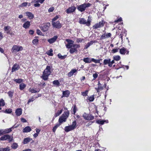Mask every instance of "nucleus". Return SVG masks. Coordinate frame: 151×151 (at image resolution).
Segmentation results:
<instances>
[{"mask_svg": "<svg viewBox=\"0 0 151 151\" xmlns=\"http://www.w3.org/2000/svg\"><path fill=\"white\" fill-rule=\"evenodd\" d=\"M0 132H1V135H2L4 134L7 133L6 129H0Z\"/></svg>", "mask_w": 151, "mask_h": 151, "instance_id": "nucleus-40", "label": "nucleus"}, {"mask_svg": "<svg viewBox=\"0 0 151 151\" xmlns=\"http://www.w3.org/2000/svg\"><path fill=\"white\" fill-rule=\"evenodd\" d=\"M9 137V134H6L2 136L0 138V140L1 141L5 140L7 139L8 137Z\"/></svg>", "mask_w": 151, "mask_h": 151, "instance_id": "nucleus-27", "label": "nucleus"}, {"mask_svg": "<svg viewBox=\"0 0 151 151\" xmlns=\"http://www.w3.org/2000/svg\"><path fill=\"white\" fill-rule=\"evenodd\" d=\"M60 124H56L53 128L52 129V131L55 133L56 129L60 125Z\"/></svg>", "mask_w": 151, "mask_h": 151, "instance_id": "nucleus-35", "label": "nucleus"}, {"mask_svg": "<svg viewBox=\"0 0 151 151\" xmlns=\"http://www.w3.org/2000/svg\"><path fill=\"white\" fill-rule=\"evenodd\" d=\"M4 29L7 34L9 33L11 31V27L9 26L5 27L4 28Z\"/></svg>", "mask_w": 151, "mask_h": 151, "instance_id": "nucleus-21", "label": "nucleus"}, {"mask_svg": "<svg viewBox=\"0 0 151 151\" xmlns=\"http://www.w3.org/2000/svg\"><path fill=\"white\" fill-rule=\"evenodd\" d=\"M94 96L93 95L90 96L88 98V99L89 100V101L92 102L93 101L94 99Z\"/></svg>", "mask_w": 151, "mask_h": 151, "instance_id": "nucleus-48", "label": "nucleus"}, {"mask_svg": "<svg viewBox=\"0 0 151 151\" xmlns=\"http://www.w3.org/2000/svg\"><path fill=\"white\" fill-rule=\"evenodd\" d=\"M94 119V116L91 114H88L86 119V120H92Z\"/></svg>", "mask_w": 151, "mask_h": 151, "instance_id": "nucleus-29", "label": "nucleus"}, {"mask_svg": "<svg viewBox=\"0 0 151 151\" xmlns=\"http://www.w3.org/2000/svg\"><path fill=\"white\" fill-rule=\"evenodd\" d=\"M20 66L19 64L17 63L14 64L12 67V72H13L16 71L18 70Z\"/></svg>", "mask_w": 151, "mask_h": 151, "instance_id": "nucleus-12", "label": "nucleus"}, {"mask_svg": "<svg viewBox=\"0 0 151 151\" xmlns=\"http://www.w3.org/2000/svg\"><path fill=\"white\" fill-rule=\"evenodd\" d=\"M7 139H8V140L9 141V142H11L12 140L13 139V137H11V136H10L9 135V137H8V138Z\"/></svg>", "mask_w": 151, "mask_h": 151, "instance_id": "nucleus-61", "label": "nucleus"}, {"mask_svg": "<svg viewBox=\"0 0 151 151\" xmlns=\"http://www.w3.org/2000/svg\"><path fill=\"white\" fill-rule=\"evenodd\" d=\"M88 114H87L86 113H84L83 114V117L86 120V117Z\"/></svg>", "mask_w": 151, "mask_h": 151, "instance_id": "nucleus-59", "label": "nucleus"}, {"mask_svg": "<svg viewBox=\"0 0 151 151\" xmlns=\"http://www.w3.org/2000/svg\"><path fill=\"white\" fill-rule=\"evenodd\" d=\"M66 41L68 42L67 44L66 45V46L67 48H70L73 47L74 42V41L69 39L66 40Z\"/></svg>", "mask_w": 151, "mask_h": 151, "instance_id": "nucleus-6", "label": "nucleus"}, {"mask_svg": "<svg viewBox=\"0 0 151 151\" xmlns=\"http://www.w3.org/2000/svg\"><path fill=\"white\" fill-rule=\"evenodd\" d=\"M122 20V19L121 17H120V18H119L118 19L115 20L114 21L116 23H117L119 22H120Z\"/></svg>", "mask_w": 151, "mask_h": 151, "instance_id": "nucleus-60", "label": "nucleus"}, {"mask_svg": "<svg viewBox=\"0 0 151 151\" xmlns=\"http://www.w3.org/2000/svg\"><path fill=\"white\" fill-rule=\"evenodd\" d=\"M80 46L79 45L76 44L73 45L72 47H71L70 50L69 52L71 54H73L75 52L77 51V48L80 47Z\"/></svg>", "mask_w": 151, "mask_h": 151, "instance_id": "nucleus-5", "label": "nucleus"}, {"mask_svg": "<svg viewBox=\"0 0 151 151\" xmlns=\"http://www.w3.org/2000/svg\"><path fill=\"white\" fill-rule=\"evenodd\" d=\"M118 49H114L112 50V52L116 53L118 51Z\"/></svg>", "mask_w": 151, "mask_h": 151, "instance_id": "nucleus-64", "label": "nucleus"}, {"mask_svg": "<svg viewBox=\"0 0 151 151\" xmlns=\"http://www.w3.org/2000/svg\"><path fill=\"white\" fill-rule=\"evenodd\" d=\"M119 52L121 54L124 55L126 52V49L123 47L120 49Z\"/></svg>", "mask_w": 151, "mask_h": 151, "instance_id": "nucleus-30", "label": "nucleus"}, {"mask_svg": "<svg viewBox=\"0 0 151 151\" xmlns=\"http://www.w3.org/2000/svg\"><path fill=\"white\" fill-rule=\"evenodd\" d=\"M88 92V90H86L85 91L81 92V94L83 96H86L87 95Z\"/></svg>", "mask_w": 151, "mask_h": 151, "instance_id": "nucleus-50", "label": "nucleus"}, {"mask_svg": "<svg viewBox=\"0 0 151 151\" xmlns=\"http://www.w3.org/2000/svg\"><path fill=\"white\" fill-rule=\"evenodd\" d=\"M95 42L93 41H91L90 42H88L85 46L84 49H86L88 48L90 46L92 45Z\"/></svg>", "mask_w": 151, "mask_h": 151, "instance_id": "nucleus-26", "label": "nucleus"}, {"mask_svg": "<svg viewBox=\"0 0 151 151\" xmlns=\"http://www.w3.org/2000/svg\"><path fill=\"white\" fill-rule=\"evenodd\" d=\"M98 88L100 90H102L103 89V87L102 86L101 84L99 81L98 82Z\"/></svg>", "mask_w": 151, "mask_h": 151, "instance_id": "nucleus-42", "label": "nucleus"}, {"mask_svg": "<svg viewBox=\"0 0 151 151\" xmlns=\"http://www.w3.org/2000/svg\"><path fill=\"white\" fill-rule=\"evenodd\" d=\"M18 147V145L16 143H13L11 146V147L14 149H16Z\"/></svg>", "mask_w": 151, "mask_h": 151, "instance_id": "nucleus-43", "label": "nucleus"}, {"mask_svg": "<svg viewBox=\"0 0 151 151\" xmlns=\"http://www.w3.org/2000/svg\"><path fill=\"white\" fill-rule=\"evenodd\" d=\"M26 16H27L29 19H32L34 17V15L31 12H25Z\"/></svg>", "mask_w": 151, "mask_h": 151, "instance_id": "nucleus-16", "label": "nucleus"}, {"mask_svg": "<svg viewBox=\"0 0 151 151\" xmlns=\"http://www.w3.org/2000/svg\"><path fill=\"white\" fill-rule=\"evenodd\" d=\"M76 9L75 6H71L68 8L66 10V13L68 14L74 12Z\"/></svg>", "mask_w": 151, "mask_h": 151, "instance_id": "nucleus-9", "label": "nucleus"}, {"mask_svg": "<svg viewBox=\"0 0 151 151\" xmlns=\"http://www.w3.org/2000/svg\"><path fill=\"white\" fill-rule=\"evenodd\" d=\"M114 60H115L113 59V60L111 61V59H110V63L109 64V67H111L112 66V64L115 63Z\"/></svg>", "mask_w": 151, "mask_h": 151, "instance_id": "nucleus-53", "label": "nucleus"}, {"mask_svg": "<svg viewBox=\"0 0 151 151\" xmlns=\"http://www.w3.org/2000/svg\"><path fill=\"white\" fill-rule=\"evenodd\" d=\"M77 72V70L76 69H73L68 73V77H70L72 76L74 73Z\"/></svg>", "mask_w": 151, "mask_h": 151, "instance_id": "nucleus-17", "label": "nucleus"}, {"mask_svg": "<svg viewBox=\"0 0 151 151\" xmlns=\"http://www.w3.org/2000/svg\"><path fill=\"white\" fill-rule=\"evenodd\" d=\"M58 56L59 58L61 59H64L65 58V56H63L60 54H59L58 55Z\"/></svg>", "mask_w": 151, "mask_h": 151, "instance_id": "nucleus-58", "label": "nucleus"}, {"mask_svg": "<svg viewBox=\"0 0 151 151\" xmlns=\"http://www.w3.org/2000/svg\"><path fill=\"white\" fill-rule=\"evenodd\" d=\"M53 83L54 85H56L57 86H59L60 85V83L58 80H55L53 82Z\"/></svg>", "mask_w": 151, "mask_h": 151, "instance_id": "nucleus-51", "label": "nucleus"}, {"mask_svg": "<svg viewBox=\"0 0 151 151\" xmlns=\"http://www.w3.org/2000/svg\"><path fill=\"white\" fill-rule=\"evenodd\" d=\"M51 68L50 66H47L43 73L42 77L44 80H46L51 73Z\"/></svg>", "mask_w": 151, "mask_h": 151, "instance_id": "nucleus-1", "label": "nucleus"}, {"mask_svg": "<svg viewBox=\"0 0 151 151\" xmlns=\"http://www.w3.org/2000/svg\"><path fill=\"white\" fill-rule=\"evenodd\" d=\"M98 74L97 73H94L93 74V80H95L98 77Z\"/></svg>", "mask_w": 151, "mask_h": 151, "instance_id": "nucleus-57", "label": "nucleus"}, {"mask_svg": "<svg viewBox=\"0 0 151 151\" xmlns=\"http://www.w3.org/2000/svg\"><path fill=\"white\" fill-rule=\"evenodd\" d=\"M76 41L78 43L81 42H85V41H84V39H83L81 38H77L76 39Z\"/></svg>", "mask_w": 151, "mask_h": 151, "instance_id": "nucleus-47", "label": "nucleus"}, {"mask_svg": "<svg viewBox=\"0 0 151 151\" xmlns=\"http://www.w3.org/2000/svg\"><path fill=\"white\" fill-rule=\"evenodd\" d=\"M76 127V123L75 121L72 122L71 125L68 126H66L65 128V130L68 132L71 131L75 129Z\"/></svg>", "mask_w": 151, "mask_h": 151, "instance_id": "nucleus-3", "label": "nucleus"}, {"mask_svg": "<svg viewBox=\"0 0 151 151\" xmlns=\"http://www.w3.org/2000/svg\"><path fill=\"white\" fill-rule=\"evenodd\" d=\"M83 61L85 63H90L91 62V58H84L83 59Z\"/></svg>", "mask_w": 151, "mask_h": 151, "instance_id": "nucleus-32", "label": "nucleus"}, {"mask_svg": "<svg viewBox=\"0 0 151 151\" xmlns=\"http://www.w3.org/2000/svg\"><path fill=\"white\" fill-rule=\"evenodd\" d=\"M103 21H102L97 23L93 26V27L95 29H97L103 27L104 25Z\"/></svg>", "mask_w": 151, "mask_h": 151, "instance_id": "nucleus-11", "label": "nucleus"}, {"mask_svg": "<svg viewBox=\"0 0 151 151\" xmlns=\"http://www.w3.org/2000/svg\"><path fill=\"white\" fill-rule=\"evenodd\" d=\"M32 140V138L30 137L25 138L23 140V143L24 144H27Z\"/></svg>", "mask_w": 151, "mask_h": 151, "instance_id": "nucleus-22", "label": "nucleus"}, {"mask_svg": "<svg viewBox=\"0 0 151 151\" xmlns=\"http://www.w3.org/2000/svg\"><path fill=\"white\" fill-rule=\"evenodd\" d=\"M111 36V34L110 33H108L107 34H104L101 35L100 38V40H103L106 38L110 37Z\"/></svg>", "mask_w": 151, "mask_h": 151, "instance_id": "nucleus-13", "label": "nucleus"}, {"mask_svg": "<svg viewBox=\"0 0 151 151\" xmlns=\"http://www.w3.org/2000/svg\"><path fill=\"white\" fill-rule=\"evenodd\" d=\"M52 24L54 27L59 29L62 27V25L60 21H58L57 22H52Z\"/></svg>", "mask_w": 151, "mask_h": 151, "instance_id": "nucleus-8", "label": "nucleus"}, {"mask_svg": "<svg viewBox=\"0 0 151 151\" xmlns=\"http://www.w3.org/2000/svg\"><path fill=\"white\" fill-rule=\"evenodd\" d=\"M14 81L17 83H20L23 82V80L21 78L14 79Z\"/></svg>", "mask_w": 151, "mask_h": 151, "instance_id": "nucleus-38", "label": "nucleus"}, {"mask_svg": "<svg viewBox=\"0 0 151 151\" xmlns=\"http://www.w3.org/2000/svg\"><path fill=\"white\" fill-rule=\"evenodd\" d=\"M66 119L65 118L61 116L59 119V124H61L63 122H65L66 120Z\"/></svg>", "mask_w": 151, "mask_h": 151, "instance_id": "nucleus-24", "label": "nucleus"}, {"mask_svg": "<svg viewBox=\"0 0 151 151\" xmlns=\"http://www.w3.org/2000/svg\"><path fill=\"white\" fill-rule=\"evenodd\" d=\"M69 115V112L68 111H66L62 115V116L67 119Z\"/></svg>", "mask_w": 151, "mask_h": 151, "instance_id": "nucleus-25", "label": "nucleus"}, {"mask_svg": "<svg viewBox=\"0 0 151 151\" xmlns=\"http://www.w3.org/2000/svg\"><path fill=\"white\" fill-rule=\"evenodd\" d=\"M19 87L20 89L22 90L26 87V85L24 83H22L20 84Z\"/></svg>", "mask_w": 151, "mask_h": 151, "instance_id": "nucleus-31", "label": "nucleus"}, {"mask_svg": "<svg viewBox=\"0 0 151 151\" xmlns=\"http://www.w3.org/2000/svg\"><path fill=\"white\" fill-rule=\"evenodd\" d=\"M113 59L117 61L120 60L121 59L119 55H116L113 56Z\"/></svg>", "mask_w": 151, "mask_h": 151, "instance_id": "nucleus-39", "label": "nucleus"}, {"mask_svg": "<svg viewBox=\"0 0 151 151\" xmlns=\"http://www.w3.org/2000/svg\"><path fill=\"white\" fill-rule=\"evenodd\" d=\"M79 22L80 24H86L87 26H89L90 24V22L89 21H86L83 18L79 19Z\"/></svg>", "mask_w": 151, "mask_h": 151, "instance_id": "nucleus-7", "label": "nucleus"}, {"mask_svg": "<svg viewBox=\"0 0 151 151\" xmlns=\"http://www.w3.org/2000/svg\"><path fill=\"white\" fill-rule=\"evenodd\" d=\"M13 91H10L8 92L9 96L10 98H12V97L13 95Z\"/></svg>", "mask_w": 151, "mask_h": 151, "instance_id": "nucleus-54", "label": "nucleus"}, {"mask_svg": "<svg viewBox=\"0 0 151 151\" xmlns=\"http://www.w3.org/2000/svg\"><path fill=\"white\" fill-rule=\"evenodd\" d=\"M31 130V129L29 126L25 127L23 129V132L24 133H27L30 132Z\"/></svg>", "mask_w": 151, "mask_h": 151, "instance_id": "nucleus-23", "label": "nucleus"}, {"mask_svg": "<svg viewBox=\"0 0 151 151\" xmlns=\"http://www.w3.org/2000/svg\"><path fill=\"white\" fill-rule=\"evenodd\" d=\"M37 34L39 35H41L42 34V32L39 29H38L37 30Z\"/></svg>", "mask_w": 151, "mask_h": 151, "instance_id": "nucleus-62", "label": "nucleus"}, {"mask_svg": "<svg viewBox=\"0 0 151 151\" xmlns=\"http://www.w3.org/2000/svg\"><path fill=\"white\" fill-rule=\"evenodd\" d=\"M27 4L28 3L27 2H24L21 5L19 6V7H25L27 6Z\"/></svg>", "mask_w": 151, "mask_h": 151, "instance_id": "nucleus-52", "label": "nucleus"}, {"mask_svg": "<svg viewBox=\"0 0 151 151\" xmlns=\"http://www.w3.org/2000/svg\"><path fill=\"white\" fill-rule=\"evenodd\" d=\"M22 50L23 47L22 46L14 45L12 48L11 51L12 53H16L19 51H22Z\"/></svg>", "mask_w": 151, "mask_h": 151, "instance_id": "nucleus-4", "label": "nucleus"}, {"mask_svg": "<svg viewBox=\"0 0 151 151\" xmlns=\"http://www.w3.org/2000/svg\"><path fill=\"white\" fill-rule=\"evenodd\" d=\"M30 25V22L29 21H27L23 24V27L25 29H27L29 28Z\"/></svg>", "mask_w": 151, "mask_h": 151, "instance_id": "nucleus-20", "label": "nucleus"}, {"mask_svg": "<svg viewBox=\"0 0 151 151\" xmlns=\"http://www.w3.org/2000/svg\"><path fill=\"white\" fill-rule=\"evenodd\" d=\"M70 94V91L68 90H66L65 91H63V96H62V98L63 97H68L69 96Z\"/></svg>", "mask_w": 151, "mask_h": 151, "instance_id": "nucleus-19", "label": "nucleus"}, {"mask_svg": "<svg viewBox=\"0 0 151 151\" xmlns=\"http://www.w3.org/2000/svg\"><path fill=\"white\" fill-rule=\"evenodd\" d=\"M63 111V109H61L60 111H58L55 114L54 117H56L59 116L62 112Z\"/></svg>", "mask_w": 151, "mask_h": 151, "instance_id": "nucleus-36", "label": "nucleus"}, {"mask_svg": "<svg viewBox=\"0 0 151 151\" xmlns=\"http://www.w3.org/2000/svg\"><path fill=\"white\" fill-rule=\"evenodd\" d=\"M29 91L32 93H35L39 92L40 90L39 89H37L36 90L34 88H30L29 89Z\"/></svg>", "mask_w": 151, "mask_h": 151, "instance_id": "nucleus-28", "label": "nucleus"}, {"mask_svg": "<svg viewBox=\"0 0 151 151\" xmlns=\"http://www.w3.org/2000/svg\"><path fill=\"white\" fill-rule=\"evenodd\" d=\"M35 100V99L34 98H32L30 99L28 101V102H27V104H29V103H30V102H32L34 100Z\"/></svg>", "mask_w": 151, "mask_h": 151, "instance_id": "nucleus-56", "label": "nucleus"}, {"mask_svg": "<svg viewBox=\"0 0 151 151\" xmlns=\"http://www.w3.org/2000/svg\"><path fill=\"white\" fill-rule=\"evenodd\" d=\"M3 112L6 113L10 114L12 112V109H6L5 111H3Z\"/></svg>", "mask_w": 151, "mask_h": 151, "instance_id": "nucleus-49", "label": "nucleus"}, {"mask_svg": "<svg viewBox=\"0 0 151 151\" xmlns=\"http://www.w3.org/2000/svg\"><path fill=\"white\" fill-rule=\"evenodd\" d=\"M10 149L9 147H7L6 148L1 147L0 148V151H10Z\"/></svg>", "mask_w": 151, "mask_h": 151, "instance_id": "nucleus-34", "label": "nucleus"}, {"mask_svg": "<svg viewBox=\"0 0 151 151\" xmlns=\"http://www.w3.org/2000/svg\"><path fill=\"white\" fill-rule=\"evenodd\" d=\"M109 122L108 120H98L96 121V123L99 124L103 125L104 123H107Z\"/></svg>", "mask_w": 151, "mask_h": 151, "instance_id": "nucleus-18", "label": "nucleus"}, {"mask_svg": "<svg viewBox=\"0 0 151 151\" xmlns=\"http://www.w3.org/2000/svg\"><path fill=\"white\" fill-rule=\"evenodd\" d=\"M59 17V15H56L52 20V22H55Z\"/></svg>", "mask_w": 151, "mask_h": 151, "instance_id": "nucleus-55", "label": "nucleus"}, {"mask_svg": "<svg viewBox=\"0 0 151 151\" xmlns=\"http://www.w3.org/2000/svg\"><path fill=\"white\" fill-rule=\"evenodd\" d=\"M110 63V59H105L104 60L103 64L104 65H106L108 64L109 66V64Z\"/></svg>", "mask_w": 151, "mask_h": 151, "instance_id": "nucleus-33", "label": "nucleus"}, {"mask_svg": "<svg viewBox=\"0 0 151 151\" xmlns=\"http://www.w3.org/2000/svg\"><path fill=\"white\" fill-rule=\"evenodd\" d=\"M32 2L34 3L42 4L44 1L43 0H32Z\"/></svg>", "mask_w": 151, "mask_h": 151, "instance_id": "nucleus-37", "label": "nucleus"}, {"mask_svg": "<svg viewBox=\"0 0 151 151\" xmlns=\"http://www.w3.org/2000/svg\"><path fill=\"white\" fill-rule=\"evenodd\" d=\"M57 38V36H55L52 38L48 40L47 41L50 44H52L54 42L56 41Z\"/></svg>", "mask_w": 151, "mask_h": 151, "instance_id": "nucleus-14", "label": "nucleus"}, {"mask_svg": "<svg viewBox=\"0 0 151 151\" xmlns=\"http://www.w3.org/2000/svg\"><path fill=\"white\" fill-rule=\"evenodd\" d=\"M54 9L53 7H51L48 9V11L49 12H52L54 10Z\"/></svg>", "mask_w": 151, "mask_h": 151, "instance_id": "nucleus-63", "label": "nucleus"}, {"mask_svg": "<svg viewBox=\"0 0 151 151\" xmlns=\"http://www.w3.org/2000/svg\"><path fill=\"white\" fill-rule=\"evenodd\" d=\"M91 61L95 63H99L100 61V59L96 60L92 58H91Z\"/></svg>", "mask_w": 151, "mask_h": 151, "instance_id": "nucleus-41", "label": "nucleus"}, {"mask_svg": "<svg viewBox=\"0 0 151 151\" xmlns=\"http://www.w3.org/2000/svg\"><path fill=\"white\" fill-rule=\"evenodd\" d=\"M91 6V4L89 3H85L78 6H77V9L79 11L82 12Z\"/></svg>", "mask_w": 151, "mask_h": 151, "instance_id": "nucleus-2", "label": "nucleus"}, {"mask_svg": "<svg viewBox=\"0 0 151 151\" xmlns=\"http://www.w3.org/2000/svg\"><path fill=\"white\" fill-rule=\"evenodd\" d=\"M53 50L51 49L47 52V54L50 56H52L53 55Z\"/></svg>", "mask_w": 151, "mask_h": 151, "instance_id": "nucleus-46", "label": "nucleus"}, {"mask_svg": "<svg viewBox=\"0 0 151 151\" xmlns=\"http://www.w3.org/2000/svg\"><path fill=\"white\" fill-rule=\"evenodd\" d=\"M50 25V24L49 23L44 24L42 27L41 30L44 32L47 31L48 30Z\"/></svg>", "mask_w": 151, "mask_h": 151, "instance_id": "nucleus-10", "label": "nucleus"}, {"mask_svg": "<svg viewBox=\"0 0 151 151\" xmlns=\"http://www.w3.org/2000/svg\"><path fill=\"white\" fill-rule=\"evenodd\" d=\"M15 113L17 116H20L22 114V109L21 108H18L16 109Z\"/></svg>", "mask_w": 151, "mask_h": 151, "instance_id": "nucleus-15", "label": "nucleus"}, {"mask_svg": "<svg viewBox=\"0 0 151 151\" xmlns=\"http://www.w3.org/2000/svg\"><path fill=\"white\" fill-rule=\"evenodd\" d=\"M16 127H15L14 126H12L11 128H9V129H6V130L7 132V133H10V132H11L12 130V129H13L14 128Z\"/></svg>", "mask_w": 151, "mask_h": 151, "instance_id": "nucleus-44", "label": "nucleus"}, {"mask_svg": "<svg viewBox=\"0 0 151 151\" xmlns=\"http://www.w3.org/2000/svg\"><path fill=\"white\" fill-rule=\"evenodd\" d=\"M38 40L37 39H35L32 40V43L34 45H37L38 43Z\"/></svg>", "mask_w": 151, "mask_h": 151, "instance_id": "nucleus-45", "label": "nucleus"}]
</instances>
